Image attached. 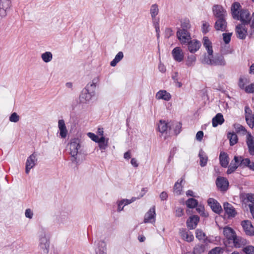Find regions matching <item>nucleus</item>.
I'll list each match as a JSON object with an SVG mask.
<instances>
[{
  "instance_id": "nucleus-26",
  "label": "nucleus",
  "mask_w": 254,
  "mask_h": 254,
  "mask_svg": "<svg viewBox=\"0 0 254 254\" xmlns=\"http://www.w3.org/2000/svg\"><path fill=\"white\" fill-rule=\"evenodd\" d=\"M98 146L101 151L104 152L108 146L109 138H105L104 136H101L100 140L97 142Z\"/></svg>"
},
{
  "instance_id": "nucleus-22",
  "label": "nucleus",
  "mask_w": 254,
  "mask_h": 254,
  "mask_svg": "<svg viewBox=\"0 0 254 254\" xmlns=\"http://www.w3.org/2000/svg\"><path fill=\"white\" fill-rule=\"evenodd\" d=\"M223 116L221 113H218L213 118L212 120V126L214 127H217L218 125H221L224 122Z\"/></svg>"
},
{
  "instance_id": "nucleus-1",
  "label": "nucleus",
  "mask_w": 254,
  "mask_h": 254,
  "mask_svg": "<svg viewBox=\"0 0 254 254\" xmlns=\"http://www.w3.org/2000/svg\"><path fill=\"white\" fill-rule=\"evenodd\" d=\"M201 62L203 64L211 66H224L227 64L223 55L217 54L213 56V54L211 55H207L206 53L203 55Z\"/></svg>"
},
{
  "instance_id": "nucleus-28",
  "label": "nucleus",
  "mask_w": 254,
  "mask_h": 254,
  "mask_svg": "<svg viewBox=\"0 0 254 254\" xmlns=\"http://www.w3.org/2000/svg\"><path fill=\"white\" fill-rule=\"evenodd\" d=\"M156 98L157 99H163L165 101H169L171 99V96L166 90H160L157 93Z\"/></svg>"
},
{
  "instance_id": "nucleus-61",
  "label": "nucleus",
  "mask_w": 254,
  "mask_h": 254,
  "mask_svg": "<svg viewBox=\"0 0 254 254\" xmlns=\"http://www.w3.org/2000/svg\"><path fill=\"white\" fill-rule=\"evenodd\" d=\"M25 215L26 217L29 219H31L33 217V213L30 209L28 208L26 209L25 210Z\"/></svg>"
},
{
  "instance_id": "nucleus-36",
  "label": "nucleus",
  "mask_w": 254,
  "mask_h": 254,
  "mask_svg": "<svg viewBox=\"0 0 254 254\" xmlns=\"http://www.w3.org/2000/svg\"><path fill=\"white\" fill-rule=\"evenodd\" d=\"M241 5L240 3L238 2H235L233 3L231 8V10L233 18H234L236 16V15L239 13V9Z\"/></svg>"
},
{
  "instance_id": "nucleus-15",
  "label": "nucleus",
  "mask_w": 254,
  "mask_h": 254,
  "mask_svg": "<svg viewBox=\"0 0 254 254\" xmlns=\"http://www.w3.org/2000/svg\"><path fill=\"white\" fill-rule=\"evenodd\" d=\"M199 221V217L197 215L191 216L187 221V226L190 229H194L196 228Z\"/></svg>"
},
{
  "instance_id": "nucleus-23",
  "label": "nucleus",
  "mask_w": 254,
  "mask_h": 254,
  "mask_svg": "<svg viewBox=\"0 0 254 254\" xmlns=\"http://www.w3.org/2000/svg\"><path fill=\"white\" fill-rule=\"evenodd\" d=\"M195 236L198 240L202 241L205 244L210 242L206 234L201 229H197L195 230Z\"/></svg>"
},
{
  "instance_id": "nucleus-27",
  "label": "nucleus",
  "mask_w": 254,
  "mask_h": 254,
  "mask_svg": "<svg viewBox=\"0 0 254 254\" xmlns=\"http://www.w3.org/2000/svg\"><path fill=\"white\" fill-rule=\"evenodd\" d=\"M180 234L182 238L187 242H190L194 239V237L192 233L187 231L185 229L182 230L180 232Z\"/></svg>"
},
{
  "instance_id": "nucleus-7",
  "label": "nucleus",
  "mask_w": 254,
  "mask_h": 254,
  "mask_svg": "<svg viewBox=\"0 0 254 254\" xmlns=\"http://www.w3.org/2000/svg\"><path fill=\"white\" fill-rule=\"evenodd\" d=\"M207 203L214 212L220 214L222 212V208L220 204L214 198H209L207 200Z\"/></svg>"
},
{
  "instance_id": "nucleus-41",
  "label": "nucleus",
  "mask_w": 254,
  "mask_h": 254,
  "mask_svg": "<svg viewBox=\"0 0 254 254\" xmlns=\"http://www.w3.org/2000/svg\"><path fill=\"white\" fill-rule=\"evenodd\" d=\"M239 157L240 167H249L251 164V160L249 158H244L242 156H238Z\"/></svg>"
},
{
  "instance_id": "nucleus-64",
  "label": "nucleus",
  "mask_w": 254,
  "mask_h": 254,
  "mask_svg": "<svg viewBox=\"0 0 254 254\" xmlns=\"http://www.w3.org/2000/svg\"><path fill=\"white\" fill-rule=\"evenodd\" d=\"M203 136V132L202 131H198L196 134V139L198 141H201Z\"/></svg>"
},
{
  "instance_id": "nucleus-50",
  "label": "nucleus",
  "mask_w": 254,
  "mask_h": 254,
  "mask_svg": "<svg viewBox=\"0 0 254 254\" xmlns=\"http://www.w3.org/2000/svg\"><path fill=\"white\" fill-rule=\"evenodd\" d=\"M246 121L248 126L252 128H254V117H248L246 116Z\"/></svg>"
},
{
  "instance_id": "nucleus-39",
  "label": "nucleus",
  "mask_w": 254,
  "mask_h": 254,
  "mask_svg": "<svg viewBox=\"0 0 254 254\" xmlns=\"http://www.w3.org/2000/svg\"><path fill=\"white\" fill-rule=\"evenodd\" d=\"M249 82H250V81H249V78H248L246 77L241 76L240 77L239 80V82H238L239 87L241 89H244L245 90V88H246L245 85L247 83H249Z\"/></svg>"
},
{
  "instance_id": "nucleus-49",
  "label": "nucleus",
  "mask_w": 254,
  "mask_h": 254,
  "mask_svg": "<svg viewBox=\"0 0 254 254\" xmlns=\"http://www.w3.org/2000/svg\"><path fill=\"white\" fill-rule=\"evenodd\" d=\"M210 31V25L208 22L203 21L202 26V31L203 33L206 34Z\"/></svg>"
},
{
  "instance_id": "nucleus-43",
  "label": "nucleus",
  "mask_w": 254,
  "mask_h": 254,
  "mask_svg": "<svg viewBox=\"0 0 254 254\" xmlns=\"http://www.w3.org/2000/svg\"><path fill=\"white\" fill-rule=\"evenodd\" d=\"M196 61L195 56L191 55L188 56L186 61V65L188 66H192Z\"/></svg>"
},
{
  "instance_id": "nucleus-63",
  "label": "nucleus",
  "mask_w": 254,
  "mask_h": 254,
  "mask_svg": "<svg viewBox=\"0 0 254 254\" xmlns=\"http://www.w3.org/2000/svg\"><path fill=\"white\" fill-rule=\"evenodd\" d=\"M184 215V209L181 207H178L176 210V216L181 217Z\"/></svg>"
},
{
  "instance_id": "nucleus-13",
  "label": "nucleus",
  "mask_w": 254,
  "mask_h": 254,
  "mask_svg": "<svg viewBox=\"0 0 254 254\" xmlns=\"http://www.w3.org/2000/svg\"><path fill=\"white\" fill-rule=\"evenodd\" d=\"M241 225L247 235L253 236L254 235V228L250 221L244 220L242 221Z\"/></svg>"
},
{
  "instance_id": "nucleus-38",
  "label": "nucleus",
  "mask_w": 254,
  "mask_h": 254,
  "mask_svg": "<svg viewBox=\"0 0 254 254\" xmlns=\"http://www.w3.org/2000/svg\"><path fill=\"white\" fill-rule=\"evenodd\" d=\"M159 13V8L157 4H152L150 9V13L151 16V18L153 20H154Z\"/></svg>"
},
{
  "instance_id": "nucleus-25",
  "label": "nucleus",
  "mask_w": 254,
  "mask_h": 254,
  "mask_svg": "<svg viewBox=\"0 0 254 254\" xmlns=\"http://www.w3.org/2000/svg\"><path fill=\"white\" fill-rule=\"evenodd\" d=\"M233 240L234 246L237 248H239L246 245L247 244V241L241 237L236 236Z\"/></svg>"
},
{
  "instance_id": "nucleus-46",
  "label": "nucleus",
  "mask_w": 254,
  "mask_h": 254,
  "mask_svg": "<svg viewBox=\"0 0 254 254\" xmlns=\"http://www.w3.org/2000/svg\"><path fill=\"white\" fill-rule=\"evenodd\" d=\"M223 253V249L221 247H217L212 249L209 252L208 254H222Z\"/></svg>"
},
{
  "instance_id": "nucleus-53",
  "label": "nucleus",
  "mask_w": 254,
  "mask_h": 254,
  "mask_svg": "<svg viewBox=\"0 0 254 254\" xmlns=\"http://www.w3.org/2000/svg\"><path fill=\"white\" fill-rule=\"evenodd\" d=\"M41 249H42L43 251L44 254H47L49 253L50 244H43L42 245H39Z\"/></svg>"
},
{
  "instance_id": "nucleus-51",
  "label": "nucleus",
  "mask_w": 254,
  "mask_h": 254,
  "mask_svg": "<svg viewBox=\"0 0 254 254\" xmlns=\"http://www.w3.org/2000/svg\"><path fill=\"white\" fill-rule=\"evenodd\" d=\"M195 207L196 210L199 214H200L201 215L203 216H206V215H205V213L204 212V207L203 205L201 204H198L197 206H196Z\"/></svg>"
},
{
  "instance_id": "nucleus-19",
  "label": "nucleus",
  "mask_w": 254,
  "mask_h": 254,
  "mask_svg": "<svg viewBox=\"0 0 254 254\" xmlns=\"http://www.w3.org/2000/svg\"><path fill=\"white\" fill-rule=\"evenodd\" d=\"M223 233L228 240L233 241L236 236L235 231L232 228L228 226L223 228Z\"/></svg>"
},
{
  "instance_id": "nucleus-11",
  "label": "nucleus",
  "mask_w": 254,
  "mask_h": 254,
  "mask_svg": "<svg viewBox=\"0 0 254 254\" xmlns=\"http://www.w3.org/2000/svg\"><path fill=\"white\" fill-rule=\"evenodd\" d=\"M216 185L221 191H226L228 188L229 182L226 178L219 176L216 179Z\"/></svg>"
},
{
  "instance_id": "nucleus-60",
  "label": "nucleus",
  "mask_w": 254,
  "mask_h": 254,
  "mask_svg": "<svg viewBox=\"0 0 254 254\" xmlns=\"http://www.w3.org/2000/svg\"><path fill=\"white\" fill-rule=\"evenodd\" d=\"M251 22H250L251 27V35H252L254 33V12H253L252 16H251Z\"/></svg>"
},
{
  "instance_id": "nucleus-18",
  "label": "nucleus",
  "mask_w": 254,
  "mask_h": 254,
  "mask_svg": "<svg viewBox=\"0 0 254 254\" xmlns=\"http://www.w3.org/2000/svg\"><path fill=\"white\" fill-rule=\"evenodd\" d=\"M246 143L250 154L254 155V137L249 132L247 136Z\"/></svg>"
},
{
  "instance_id": "nucleus-2",
  "label": "nucleus",
  "mask_w": 254,
  "mask_h": 254,
  "mask_svg": "<svg viewBox=\"0 0 254 254\" xmlns=\"http://www.w3.org/2000/svg\"><path fill=\"white\" fill-rule=\"evenodd\" d=\"M190 26V22L188 19H185L181 21V28L178 30L177 36L182 44H184L188 40L191 39L189 31Z\"/></svg>"
},
{
  "instance_id": "nucleus-32",
  "label": "nucleus",
  "mask_w": 254,
  "mask_h": 254,
  "mask_svg": "<svg viewBox=\"0 0 254 254\" xmlns=\"http://www.w3.org/2000/svg\"><path fill=\"white\" fill-rule=\"evenodd\" d=\"M203 46L207 51V55H211L213 53L211 42L207 37L203 38Z\"/></svg>"
},
{
  "instance_id": "nucleus-62",
  "label": "nucleus",
  "mask_w": 254,
  "mask_h": 254,
  "mask_svg": "<svg viewBox=\"0 0 254 254\" xmlns=\"http://www.w3.org/2000/svg\"><path fill=\"white\" fill-rule=\"evenodd\" d=\"M246 198L248 201L252 202V204L254 205V193H248Z\"/></svg>"
},
{
  "instance_id": "nucleus-33",
  "label": "nucleus",
  "mask_w": 254,
  "mask_h": 254,
  "mask_svg": "<svg viewBox=\"0 0 254 254\" xmlns=\"http://www.w3.org/2000/svg\"><path fill=\"white\" fill-rule=\"evenodd\" d=\"M182 124L180 122H172L169 126V129H173L175 134L178 135L181 131Z\"/></svg>"
},
{
  "instance_id": "nucleus-12",
  "label": "nucleus",
  "mask_w": 254,
  "mask_h": 254,
  "mask_svg": "<svg viewBox=\"0 0 254 254\" xmlns=\"http://www.w3.org/2000/svg\"><path fill=\"white\" fill-rule=\"evenodd\" d=\"M11 1L10 0H0V17H5L7 10L10 7Z\"/></svg>"
},
{
  "instance_id": "nucleus-10",
  "label": "nucleus",
  "mask_w": 254,
  "mask_h": 254,
  "mask_svg": "<svg viewBox=\"0 0 254 254\" xmlns=\"http://www.w3.org/2000/svg\"><path fill=\"white\" fill-rule=\"evenodd\" d=\"M214 27L217 31H227V22L226 18L216 19Z\"/></svg>"
},
{
  "instance_id": "nucleus-8",
  "label": "nucleus",
  "mask_w": 254,
  "mask_h": 254,
  "mask_svg": "<svg viewBox=\"0 0 254 254\" xmlns=\"http://www.w3.org/2000/svg\"><path fill=\"white\" fill-rule=\"evenodd\" d=\"M184 45V44H183ZM184 44L188 46V49L191 53H194L198 51L201 46V43L196 40H188Z\"/></svg>"
},
{
  "instance_id": "nucleus-21",
  "label": "nucleus",
  "mask_w": 254,
  "mask_h": 254,
  "mask_svg": "<svg viewBox=\"0 0 254 254\" xmlns=\"http://www.w3.org/2000/svg\"><path fill=\"white\" fill-rule=\"evenodd\" d=\"M94 95V94L83 89L80 96L79 99L81 102H88Z\"/></svg>"
},
{
  "instance_id": "nucleus-56",
  "label": "nucleus",
  "mask_w": 254,
  "mask_h": 254,
  "mask_svg": "<svg viewBox=\"0 0 254 254\" xmlns=\"http://www.w3.org/2000/svg\"><path fill=\"white\" fill-rule=\"evenodd\" d=\"M245 92L248 93H254V83L246 86Z\"/></svg>"
},
{
  "instance_id": "nucleus-35",
  "label": "nucleus",
  "mask_w": 254,
  "mask_h": 254,
  "mask_svg": "<svg viewBox=\"0 0 254 254\" xmlns=\"http://www.w3.org/2000/svg\"><path fill=\"white\" fill-rule=\"evenodd\" d=\"M227 138L229 140L230 146H233L238 142V137L237 134L234 132H228L227 133Z\"/></svg>"
},
{
  "instance_id": "nucleus-20",
  "label": "nucleus",
  "mask_w": 254,
  "mask_h": 254,
  "mask_svg": "<svg viewBox=\"0 0 254 254\" xmlns=\"http://www.w3.org/2000/svg\"><path fill=\"white\" fill-rule=\"evenodd\" d=\"M58 127L60 130V136L62 138H65L67 134L65 123L64 120H59L58 121Z\"/></svg>"
},
{
  "instance_id": "nucleus-29",
  "label": "nucleus",
  "mask_w": 254,
  "mask_h": 254,
  "mask_svg": "<svg viewBox=\"0 0 254 254\" xmlns=\"http://www.w3.org/2000/svg\"><path fill=\"white\" fill-rule=\"evenodd\" d=\"M184 179L182 178L175 183L174 186V192L177 195H179L182 193L183 190V186L182 185Z\"/></svg>"
},
{
  "instance_id": "nucleus-4",
  "label": "nucleus",
  "mask_w": 254,
  "mask_h": 254,
  "mask_svg": "<svg viewBox=\"0 0 254 254\" xmlns=\"http://www.w3.org/2000/svg\"><path fill=\"white\" fill-rule=\"evenodd\" d=\"M234 19L240 20L241 24L248 25L251 21L250 12L247 9H241Z\"/></svg>"
},
{
  "instance_id": "nucleus-30",
  "label": "nucleus",
  "mask_w": 254,
  "mask_h": 254,
  "mask_svg": "<svg viewBox=\"0 0 254 254\" xmlns=\"http://www.w3.org/2000/svg\"><path fill=\"white\" fill-rule=\"evenodd\" d=\"M198 156L200 158V165L201 167L205 166L207 163L208 157L202 149L199 150Z\"/></svg>"
},
{
  "instance_id": "nucleus-52",
  "label": "nucleus",
  "mask_w": 254,
  "mask_h": 254,
  "mask_svg": "<svg viewBox=\"0 0 254 254\" xmlns=\"http://www.w3.org/2000/svg\"><path fill=\"white\" fill-rule=\"evenodd\" d=\"M19 120V116L16 113H13L9 117V121L11 122L17 123Z\"/></svg>"
},
{
  "instance_id": "nucleus-58",
  "label": "nucleus",
  "mask_w": 254,
  "mask_h": 254,
  "mask_svg": "<svg viewBox=\"0 0 254 254\" xmlns=\"http://www.w3.org/2000/svg\"><path fill=\"white\" fill-rule=\"evenodd\" d=\"M233 165V161H231V163L229 166H228V170L227 171V174H231L234 173L236 170V168L232 166Z\"/></svg>"
},
{
  "instance_id": "nucleus-44",
  "label": "nucleus",
  "mask_w": 254,
  "mask_h": 254,
  "mask_svg": "<svg viewBox=\"0 0 254 254\" xmlns=\"http://www.w3.org/2000/svg\"><path fill=\"white\" fill-rule=\"evenodd\" d=\"M233 127L237 133H240L242 131L243 132V134H245L247 132L245 127L239 124H235Z\"/></svg>"
},
{
  "instance_id": "nucleus-24",
  "label": "nucleus",
  "mask_w": 254,
  "mask_h": 254,
  "mask_svg": "<svg viewBox=\"0 0 254 254\" xmlns=\"http://www.w3.org/2000/svg\"><path fill=\"white\" fill-rule=\"evenodd\" d=\"M220 164L223 168H227L229 162L228 154L224 152H221L219 155Z\"/></svg>"
},
{
  "instance_id": "nucleus-14",
  "label": "nucleus",
  "mask_w": 254,
  "mask_h": 254,
  "mask_svg": "<svg viewBox=\"0 0 254 254\" xmlns=\"http://www.w3.org/2000/svg\"><path fill=\"white\" fill-rule=\"evenodd\" d=\"M223 208L229 218L234 217L236 215V210L231 204L225 202L223 203Z\"/></svg>"
},
{
  "instance_id": "nucleus-55",
  "label": "nucleus",
  "mask_w": 254,
  "mask_h": 254,
  "mask_svg": "<svg viewBox=\"0 0 254 254\" xmlns=\"http://www.w3.org/2000/svg\"><path fill=\"white\" fill-rule=\"evenodd\" d=\"M136 200V197H133L130 199H123L121 200V204H124V206H126L127 204H129Z\"/></svg>"
},
{
  "instance_id": "nucleus-57",
  "label": "nucleus",
  "mask_w": 254,
  "mask_h": 254,
  "mask_svg": "<svg viewBox=\"0 0 254 254\" xmlns=\"http://www.w3.org/2000/svg\"><path fill=\"white\" fill-rule=\"evenodd\" d=\"M88 136L94 142H98V141L100 140V137L96 135L95 134L92 133V132H89L88 133Z\"/></svg>"
},
{
  "instance_id": "nucleus-47",
  "label": "nucleus",
  "mask_w": 254,
  "mask_h": 254,
  "mask_svg": "<svg viewBox=\"0 0 254 254\" xmlns=\"http://www.w3.org/2000/svg\"><path fill=\"white\" fill-rule=\"evenodd\" d=\"M96 87L95 85L92 83H89L86 86L84 89L95 94Z\"/></svg>"
},
{
  "instance_id": "nucleus-45",
  "label": "nucleus",
  "mask_w": 254,
  "mask_h": 254,
  "mask_svg": "<svg viewBox=\"0 0 254 254\" xmlns=\"http://www.w3.org/2000/svg\"><path fill=\"white\" fill-rule=\"evenodd\" d=\"M243 251L245 254H254V247L249 245L243 249Z\"/></svg>"
},
{
  "instance_id": "nucleus-5",
  "label": "nucleus",
  "mask_w": 254,
  "mask_h": 254,
  "mask_svg": "<svg viewBox=\"0 0 254 254\" xmlns=\"http://www.w3.org/2000/svg\"><path fill=\"white\" fill-rule=\"evenodd\" d=\"M212 10L213 15L216 19L226 18L228 14L226 10L221 5H214Z\"/></svg>"
},
{
  "instance_id": "nucleus-40",
  "label": "nucleus",
  "mask_w": 254,
  "mask_h": 254,
  "mask_svg": "<svg viewBox=\"0 0 254 254\" xmlns=\"http://www.w3.org/2000/svg\"><path fill=\"white\" fill-rule=\"evenodd\" d=\"M186 204L188 207L193 208L197 206L198 201L193 198H190L186 201Z\"/></svg>"
},
{
  "instance_id": "nucleus-37",
  "label": "nucleus",
  "mask_w": 254,
  "mask_h": 254,
  "mask_svg": "<svg viewBox=\"0 0 254 254\" xmlns=\"http://www.w3.org/2000/svg\"><path fill=\"white\" fill-rule=\"evenodd\" d=\"M124 58V54L122 52H119L115 56V58L110 63L112 66H115Z\"/></svg>"
},
{
  "instance_id": "nucleus-3",
  "label": "nucleus",
  "mask_w": 254,
  "mask_h": 254,
  "mask_svg": "<svg viewBox=\"0 0 254 254\" xmlns=\"http://www.w3.org/2000/svg\"><path fill=\"white\" fill-rule=\"evenodd\" d=\"M81 146L79 143V140L77 138H74L71 140L69 144L70 154L71 155V161L75 163L77 165L79 164V160L77 158V155L79 153V150Z\"/></svg>"
},
{
  "instance_id": "nucleus-59",
  "label": "nucleus",
  "mask_w": 254,
  "mask_h": 254,
  "mask_svg": "<svg viewBox=\"0 0 254 254\" xmlns=\"http://www.w3.org/2000/svg\"><path fill=\"white\" fill-rule=\"evenodd\" d=\"M40 244L39 245H42L43 244H50L49 240L46 237L45 235L41 237L40 238Z\"/></svg>"
},
{
  "instance_id": "nucleus-17",
  "label": "nucleus",
  "mask_w": 254,
  "mask_h": 254,
  "mask_svg": "<svg viewBox=\"0 0 254 254\" xmlns=\"http://www.w3.org/2000/svg\"><path fill=\"white\" fill-rule=\"evenodd\" d=\"M156 215L155 207L151 208L145 214L144 222L146 223L148 222L153 223L155 222V217Z\"/></svg>"
},
{
  "instance_id": "nucleus-48",
  "label": "nucleus",
  "mask_w": 254,
  "mask_h": 254,
  "mask_svg": "<svg viewBox=\"0 0 254 254\" xmlns=\"http://www.w3.org/2000/svg\"><path fill=\"white\" fill-rule=\"evenodd\" d=\"M232 35V33H225L222 34L223 39L225 44H227L230 43Z\"/></svg>"
},
{
  "instance_id": "nucleus-16",
  "label": "nucleus",
  "mask_w": 254,
  "mask_h": 254,
  "mask_svg": "<svg viewBox=\"0 0 254 254\" xmlns=\"http://www.w3.org/2000/svg\"><path fill=\"white\" fill-rule=\"evenodd\" d=\"M172 55L174 59L178 62H181L184 60V55L180 47L175 48L172 51Z\"/></svg>"
},
{
  "instance_id": "nucleus-6",
  "label": "nucleus",
  "mask_w": 254,
  "mask_h": 254,
  "mask_svg": "<svg viewBox=\"0 0 254 254\" xmlns=\"http://www.w3.org/2000/svg\"><path fill=\"white\" fill-rule=\"evenodd\" d=\"M36 156L37 155L34 152L27 158L25 168V173L27 174H29L30 170L36 165L37 161Z\"/></svg>"
},
{
  "instance_id": "nucleus-31",
  "label": "nucleus",
  "mask_w": 254,
  "mask_h": 254,
  "mask_svg": "<svg viewBox=\"0 0 254 254\" xmlns=\"http://www.w3.org/2000/svg\"><path fill=\"white\" fill-rule=\"evenodd\" d=\"M204 243H199L195 246L193 249L192 253L193 254H201L204 253L206 250V245Z\"/></svg>"
},
{
  "instance_id": "nucleus-54",
  "label": "nucleus",
  "mask_w": 254,
  "mask_h": 254,
  "mask_svg": "<svg viewBox=\"0 0 254 254\" xmlns=\"http://www.w3.org/2000/svg\"><path fill=\"white\" fill-rule=\"evenodd\" d=\"M232 161V166L236 168V169H237L239 166H240L239 157L238 156H235Z\"/></svg>"
},
{
  "instance_id": "nucleus-42",
  "label": "nucleus",
  "mask_w": 254,
  "mask_h": 254,
  "mask_svg": "<svg viewBox=\"0 0 254 254\" xmlns=\"http://www.w3.org/2000/svg\"><path fill=\"white\" fill-rule=\"evenodd\" d=\"M41 58L45 63H49L53 58L52 54L50 52H46L41 55Z\"/></svg>"
},
{
  "instance_id": "nucleus-9",
  "label": "nucleus",
  "mask_w": 254,
  "mask_h": 254,
  "mask_svg": "<svg viewBox=\"0 0 254 254\" xmlns=\"http://www.w3.org/2000/svg\"><path fill=\"white\" fill-rule=\"evenodd\" d=\"M247 24H239L236 27V32L237 38L240 39H245L248 33L247 29L245 27Z\"/></svg>"
},
{
  "instance_id": "nucleus-34",
  "label": "nucleus",
  "mask_w": 254,
  "mask_h": 254,
  "mask_svg": "<svg viewBox=\"0 0 254 254\" xmlns=\"http://www.w3.org/2000/svg\"><path fill=\"white\" fill-rule=\"evenodd\" d=\"M171 123H167L165 121L160 120L158 125V128L159 132L163 133L166 132L168 128Z\"/></svg>"
}]
</instances>
